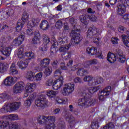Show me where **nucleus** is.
Returning <instances> with one entry per match:
<instances>
[{"label":"nucleus","mask_w":129,"mask_h":129,"mask_svg":"<svg viewBox=\"0 0 129 129\" xmlns=\"http://www.w3.org/2000/svg\"><path fill=\"white\" fill-rule=\"evenodd\" d=\"M68 43V38L66 36H62V37H59L58 42H57V40L55 37H52L51 39V44L52 46L51 47V51L52 53H56L58 51V48L57 46L59 45L61 46L59 49V52L60 53H63L61 54L62 57H63V55H65L67 52H68V50L70 49L71 47V44H67Z\"/></svg>","instance_id":"obj_1"},{"label":"nucleus","mask_w":129,"mask_h":129,"mask_svg":"<svg viewBox=\"0 0 129 129\" xmlns=\"http://www.w3.org/2000/svg\"><path fill=\"white\" fill-rule=\"evenodd\" d=\"M57 94L58 91L51 90H47L46 92H42L39 94L38 98L36 99L35 105L37 107H41V108L48 107V101L46 100V95L49 99H51V98L55 97Z\"/></svg>","instance_id":"obj_2"},{"label":"nucleus","mask_w":129,"mask_h":129,"mask_svg":"<svg viewBox=\"0 0 129 129\" xmlns=\"http://www.w3.org/2000/svg\"><path fill=\"white\" fill-rule=\"evenodd\" d=\"M86 90H83L80 93V96H83L84 98L79 99L78 100V105L79 106H81L82 107H88V106H91V105H94L95 103V100L88 97L89 94H87L85 93Z\"/></svg>","instance_id":"obj_5"},{"label":"nucleus","mask_w":129,"mask_h":129,"mask_svg":"<svg viewBox=\"0 0 129 129\" xmlns=\"http://www.w3.org/2000/svg\"><path fill=\"white\" fill-rule=\"evenodd\" d=\"M83 90H86L85 93L86 94H89L88 97H90V94H93L95 92H96L98 90H99V87L96 86L94 87H90L89 89L85 88Z\"/></svg>","instance_id":"obj_25"},{"label":"nucleus","mask_w":129,"mask_h":129,"mask_svg":"<svg viewBox=\"0 0 129 129\" xmlns=\"http://www.w3.org/2000/svg\"><path fill=\"white\" fill-rule=\"evenodd\" d=\"M25 83L23 82H19L16 83L13 87V92L14 94H19L22 93L24 89H25Z\"/></svg>","instance_id":"obj_15"},{"label":"nucleus","mask_w":129,"mask_h":129,"mask_svg":"<svg viewBox=\"0 0 129 129\" xmlns=\"http://www.w3.org/2000/svg\"><path fill=\"white\" fill-rule=\"evenodd\" d=\"M40 28L43 31H46L50 28V25H49V23L47 20H43L40 25Z\"/></svg>","instance_id":"obj_34"},{"label":"nucleus","mask_w":129,"mask_h":129,"mask_svg":"<svg viewBox=\"0 0 129 129\" xmlns=\"http://www.w3.org/2000/svg\"><path fill=\"white\" fill-rule=\"evenodd\" d=\"M91 127L93 129H97L99 127V122L98 120H94L92 122Z\"/></svg>","instance_id":"obj_40"},{"label":"nucleus","mask_w":129,"mask_h":129,"mask_svg":"<svg viewBox=\"0 0 129 129\" xmlns=\"http://www.w3.org/2000/svg\"><path fill=\"white\" fill-rule=\"evenodd\" d=\"M64 30H65V31L67 30H69V26H68V23H65L64 24Z\"/></svg>","instance_id":"obj_57"},{"label":"nucleus","mask_w":129,"mask_h":129,"mask_svg":"<svg viewBox=\"0 0 129 129\" xmlns=\"http://www.w3.org/2000/svg\"><path fill=\"white\" fill-rule=\"evenodd\" d=\"M107 60L109 63H114L116 61V56L115 54L109 52L107 54Z\"/></svg>","instance_id":"obj_31"},{"label":"nucleus","mask_w":129,"mask_h":129,"mask_svg":"<svg viewBox=\"0 0 129 129\" xmlns=\"http://www.w3.org/2000/svg\"><path fill=\"white\" fill-rule=\"evenodd\" d=\"M84 66H86L85 64H81V67L79 68V70L77 72V75L78 76H84V75H86V74H87V71L85 70L84 69L82 68V67L86 68Z\"/></svg>","instance_id":"obj_32"},{"label":"nucleus","mask_w":129,"mask_h":129,"mask_svg":"<svg viewBox=\"0 0 129 129\" xmlns=\"http://www.w3.org/2000/svg\"><path fill=\"white\" fill-rule=\"evenodd\" d=\"M54 74H58V75H61V74H62V72H61V70L58 69V70H56L54 72Z\"/></svg>","instance_id":"obj_58"},{"label":"nucleus","mask_w":129,"mask_h":129,"mask_svg":"<svg viewBox=\"0 0 129 129\" xmlns=\"http://www.w3.org/2000/svg\"><path fill=\"white\" fill-rule=\"evenodd\" d=\"M15 54H17L19 59H25L26 58V57H28L29 59L35 58V53L32 51L24 53V49L23 48H21L19 49L16 50L15 51Z\"/></svg>","instance_id":"obj_11"},{"label":"nucleus","mask_w":129,"mask_h":129,"mask_svg":"<svg viewBox=\"0 0 129 129\" xmlns=\"http://www.w3.org/2000/svg\"><path fill=\"white\" fill-rule=\"evenodd\" d=\"M118 10L117 11V14L119 16H122L124 13H125L126 10H125V6L124 5H118L117 6Z\"/></svg>","instance_id":"obj_33"},{"label":"nucleus","mask_w":129,"mask_h":129,"mask_svg":"<svg viewBox=\"0 0 129 129\" xmlns=\"http://www.w3.org/2000/svg\"><path fill=\"white\" fill-rule=\"evenodd\" d=\"M19 71L17 70L16 67V63L13 62L10 68V75H18Z\"/></svg>","instance_id":"obj_29"},{"label":"nucleus","mask_w":129,"mask_h":129,"mask_svg":"<svg viewBox=\"0 0 129 129\" xmlns=\"http://www.w3.org/2000/svg\"><path fill=\"white\" fill-rule=\"evenodd\" d=\"M81 67V64L79 63L78 64H76L70 68L71 71H75L77 69H79Z\"/></svg>","instance_id":"obj_46"},{"label":"nucleus","mask_w":129,"mask_h":129,"mask_svg":"<svg viewBox=\"0 0 129 129\" xmlns=\"http://www.w3.org/2000/svg\"><path fill=\"white\" fill-rule=\"evenodd\" d=\"M98 62V61H97V60H96V59H93L91 60L87 61L85 63V66H84V67L87 68V67H88L89 65H95Z\"/></svg>","instance_id":"obj_37"},{"label":"nucleus","mask_w":129,"mask_h":129,"mask_svg":"<svg viewBox=\"0 0 129 129\" xmlns=\"http://www.w3.org/2000/svg\"><path fill=\"white\" fill-rule=\"evenodd\" d=\"M53 112L54 114H58V113L60 112V109L59 108H56L53 111Z\"/></svg>","instance_id":"obj_62"},{"label":"nucleus","mask_w":129,"mask_h":129,"mask_svg":"<svg viewBox=\"0 0 129 129\" xmlns=\"http://www.w3.org/2000/svg\"><path fill=\"white\" fill-rule=\"evenodd\" d=\"M84 81L85 82H88L89 86H92L93 85L100 84V83L103 82V79L101 77H98L94 79L92 77L88 76L84 78Z\"/></svg>","instance_id":"obj_12"},{"label":"nucleus","mask_w":129,"mask_h":129,"mask_svg":"<svg viewBox=\"0 0 129 129\" xmlns=\"http://www.w3.org/2000/svg\"><path fill=\"white\" fill-rule=\"evenodd\" d=\"M5 117L7 119H10V120H17V119H19V116L17 114L7 115Z\"/></svg>","instance_id":"obj_38"},{"label":"nucleus","mask_w":129,"mask_h":129,"mask_svg":"<svg viewBox=\"0 0 129 129\" xmlns=\"http://www.w3.org/2000/svg\"><path fill=\"white\" fill-rule=\"evenodd\" d=\"M9 66L7 62H0V74L9 70Z\"/></svg>","instance_id":"obj_30"},{"label":"nucleus","mask_w":129,"mask_h":129,"mask_svg":"<svg viewBox=\"0 0 129 129\" xmlns=\"http://www.w3.org/2000/svg\"><path fill=\"white\" fill-rule=\"evenodd\" d=\"M87 18L88 19H89V20H90V21L92 22H95L97 19L95 16L92 14L88 15Z\"/></svg>","instance_id":"obj_47"},{"label":"nucleus","mask_w":129,"mask_h":129,"mask_svg":"<svg viewBox=\"0 0 129 129\" xmlns=\"http://www.w3.org/2000/svg\"><path fill=\"white\" fill-rule=\"evenodd\" d=\"M9 26H8L7 25H4V24H0V31L3 32V30H5V29H7Z\"/></svg>","instance_id":"obj_52"},{"label":"nucleus","mask_w":129,"mask_h":129,"mask_svg":"<svg viewBox=\"0 0 129 129\" xmlns=\"http://www.w3.org/2000/svg\"><path fill=\"white\" fill-rule=\"evenodd\" d=\"M87 54H90L91 56L95 55L99 59H103V56L101 52H97V48L95 47H88L86 49Z\"/></svg>","instance_id":"obj_18"},{"label":"nucleus","mask_w":129,"mask_h":129,"mask_svg":"<svg viewBox=\"0 0 129 129\" xmlns=\"http://www.w3.org/2000/svg\"><path fill=\"white\" fill-rule=\"evenodd\" d=\"M26 78L29 81H33L34 80V78H35V76H34V72L32 71L27 72L26 73Z\"/></svg>","instance_id":"obj_36"},{"label":"nucleus","mask_w":129,"mask_h":129,"mask_svg":"<svg viewBox=\"0 0 129 129\" xmlns=\"http://www.w3.org/2000/svg\"><path fill=\"white\" fill-rule=\"evenodd\" d=\"M18 81V78L16 77H7L3 82L5 86H12Z\"/></svg>","instance_id":"obj_19"},{"label":"nucleus","mask_w":129,"mask_h":129,"mask_svg":"<svg viewBox=\"0 0 129 129\" xmlns=\"http://www.w3.org/2000/svg\"><path fill=\"white\" fill-rule=\"evenodd\" d=\"M83 90H86L85 93L86 94H89L88 97H90V94H93L95 92H96L98 90H99V87L96 86L94 87H90L89 89L85 88Z\"/></svg>","instance_id":"obj_26"},{"label":"nucleus","mask_w":129,"mask_h":129,"mask_svg":"<svg viewBox=\"0 0 129 129\" xmlns=\"http://www.w3.org/2000/svg\"><path fill=\"white\" fill-rule=\"evenodd\" d=\"M63 26V23H62V21H58L55 24V27L57 28V29H61V28H62Z\"/></svg>","instance_id":"obj_50"},{"label":"nucleus","mask_w":129,"mask_h":129,"mask_svg":"<svg viewBox=\"0 0 129 129\" xmlns=\"http://www.w3.org/2000/svg\"><path fill=\"white\" fill-rule=\"evenodd\" d=\"M27 34L28 36H33L34 35V38L32 40V43L36 46H39L41 44V35L39 32H35L33 29H28Z\"/></svg>","instance_id":"obj_10"},{"label":"nucleus","mask_w":129,"mask_h":129,"mask_svg":"<svg viewBox=\"0 0 129 129\" xmlns=\"http://www.w3.org/2000/svg\"><path fill=\"white\" fill-rule=\"evenodd\" d=\"M69 22L70 24L74 26V28L71 33V36L72 37L71 45L76 46L77 44H79L82 41L83 37L80 35V30L77 29L76 20L74 18H71L69 19Z\"/></svg>","instance_id":"obj_4"},{"label":"nucleus","mask_w":129,"mask_h":129,"mask_svg":"<svg viewBox=\"0 0 129 129\" xmlns=\"http://www.w3.org/2000/svg\"><path fill=\"white\" fill-rule=\"evenodd\" d=\"M118 41H119V39L117 38V37H112L111 39V42L112 44H117L118 43Z\"/></svg>","instance_id":"obj_49"},{"label":"nucleus","mask_w":129,"mask_h":129,"mask_svg":"<svg viewBox=\"0 0 129 129\" xmlns=\"http://www.w3.org/2000/svg\"><path fill=\"white\" fill-rule=\"evenodd\" d=\"M123 19L125 20H129V14H125L123 16Z\"/></svg>","instance_id":"obj_60"},{"label":"nucleus","mask_w":129,"mask_h":129,"mask_svg":"<svg viewBox=\"0 0 129 129\" xmlns=\"http://www.w3.org/2000/svg\"><path fill=\"white\" fill-rule=\"evenodd\" d=\"M28 59L26 58L24 61L20 60L17 62V66L21 69V70H25L27 67L29 66V62Z\"/></svg>","instance_id":"obj_24"},{"label":"nucleus","mask_w":129,"mask_h":129,"mask_svg":"<svg viewBox=\"0 0 129 129\" xmlns=\"http://www.w3.org/2000/svg\"><path fill=\"white\" fill-rule=\"evenodd\" d=\"M80 20L83 24L84 25H87L88 24V21H87V19L86 18V16L84 15H82L80 17Z\"/></svg>","instance_id":"obj_42"},{"label":"nucleus","mask_w":129,"mask_h":129,"mask_svg":"<svg viewBox=\"0 0 129 129\" xmlns=\"http://www.w3.org/2000/svg\"><path fill=\"white\" fill-rule=\"evenodd\" d=\"M125 30V28H124V27L121 25H120L118 28V31L119 33H123Z\"/></svg>","instance_id":"obj_51"},{"label":"nucleus","mask_w":129,"mask_h":129,"mask_svg":"<svg viewBox=\"0 0 129 129\" xmlns=\"http://www.w3.org/2000/svg\"><path fill=\"white\" fill-rule=\"evenodd\" d=\"M9 124V122L5 121L4 122H2L0 121V128H5V127H7Z\"/></svg>","instance_id":"obj_45"},{"label":"nucleus","mask_w":129,"mask_h":129,"mask_svg":"<svg viewBox=\"0 0 129 129\" xmlns=\"http://www.w3.org/2000/svg\"><path fill=\"white\" fill-rule=\"evenodd\" d=\"M42 77H43V73L40 72L35 75V80L36 81H41L42 80Z\"/></svg>","instance_id":"obj_43"},{"label":"nucleus","mask_w":129,"mask_h":129,"mask_svg":"<svg viewBox=\"0 0 129 129\" xmlns=\"http://www.w3.org/2000/svg\"><path fill=\"white\" fill-rule=\"evenodd\" d=\"M66 117L67 121L70 123L71 127H72V125H74V117L71 114H67Z\"/></svg>","instance_id":"obj_35"},{"label":"nucleus","mask_w":129,"mask_h":129,"mask_svg":"<svg viewBox=\"0 0 129 129\" xmlns=\"http://www.w3.org/2000/svg\"><path fill=\"white\" fill-rule=\"evenodd\" d=\"M56 102L57 103H58V104H65V103H67V99H60L59 98H57L56 99Z\"/></svg>","instance_id":"obj_41"},{"label":"nucleus","mask_w":129,"mask_h":129,"mask_svg":"<svg viewBox=\"0 0 129 129\" xmlns=\"http://www.w3.org/2000/svg\"><path fill=\"white\" fill-rule=\"evenodd\" d=\"M25 92L24 93V97H28L30 94H33L35 89H36V84L28 83L25 86Z\"/></svg>","instance_id":"obj_14"},{"label":"nucleus","mask_w":129,"mask_h":129,"mask_svg":"<svg viewBox=\"0 0 129 129\" xmlns=\"http://www.w3.org/2000/svg\"><path fill=\"white\" fill-rule=\"evenodd\" d=\"M114 127V124L112 122L109 123L108 124H106V126L104 127V129H111Z\"/></svg>","instance_id":"obj_48"},{"label":"nucleus","mask_w":129,"mask_h":129,"mask_svg":"<svg viewBox=\"0 0 129 129\" xmlns=\"http://www.w3.org/2000/svg\"><path fill=\"white\" fill-rule=\"evenodd\" d=\"M101 31H99L96 28H90L87 33V39L89 40V42L91 43H95L97 45L99 44L100 41V33Z\"/></svg>","instance_id":"obj_6"},{"label":"nucleus","mask_w":129,"mask_h":129,"mask_svg":"<svg viewBox=\"0 0 129 129\" xmlns=\"http://www.w3.org/2000/svg\"><path fill=\"white\" fill-rule=\"evenodd\" d=\"M9 98L10 95L8 92H4V93H0V103H4L5 101L9 100Z\"/></svg>","instance_id":"obj_28"},{"label":"nucleus","mask_w":129,"mask_h":129,"mask_svg":"<svg viewBox=\"0 0 129 129\" xmlns=\"http://www.w3.org/2000/svg\"><path fill=\"white\" fill-rule=\"evenodd\" d=\"M71 57V53H68L66 57L64 58V60H68Z\"/></svg>","instance_id":"obj_61"},{"label":"nucleus","mask_w":129,"mask_h":129,"mask_svg":"<svg viewBox=\"0 0 129 129\" xmlns=\"http://www.w3.org/2000/svg\"><path fill=\"white\" fill-rule=\"evenodd\" d=\"M118 58L119 59V62H120V63H124L125 61V57L122 54H119Z\"/></svg>","instance_id":"obj_44"},{"label":"nucleus","mask_w":129,"mask_h":129,"mask_svg":"<svg viewBox=\"0 0 129 129\" xmlns=\"http://www.w3.org/2000/svg\"><path fill=\"white\" fill-rule=\"evenodd\" d=\"M37 121L40 124H44L46 123L45 129H54L55 128V117L49 116H39L37 118Z\"/></svg>","instance_id":"obj_7"},{"label":"nucleus","mask_w":129,"mask_h":129,"mask_svg":"<svg viewBox=\"0 0 129 129\" xmlns=\"http://www.w3.org/2000/svg\"><path fill=\"white\" fill-rule=\"evenodd\" d=\"M41 19L39 18L34 19L32 21L29 20V15L26 13H23L22 20L18 21L17 24L16 30L17 32H21L23 28H24V25L26 22H27V28L28 29H32L40 23Z\"/></svg>","instance_id":"obj_3"},{"label":"nucleus","mask_w":129,"mask_h":129,"mask_svg":"<svg viewBox=\"0 0 129 129\" xmlns=\"http://www.w3.org/2000/svg\"><path fill=\"white\" fill-rule=\"evenodd\" d=\"M52 66L53 68H58V61L55 60L52 63Z\"/></svg>","instance_id":"obj_55"},{"label":"nucleus","mask_w":129,"mask_h":129,"mask_svg":"<svg viewBox=\"0 0 129 129\" xmlns=\"http://www.w3.org/2000/svg\"><path fill=\"white\" fill-rule=\"evenodd\" d=\"M75 85L74 84H66L63 86L61 90V94L64 96H68L74 91V87Z\"/></svg>","instance_id":"obj_13"},{"label":"nucleus","mask_w":129,"mask_h":129,"mask_svg":"<svg viewBox=\"0 0 129 129\" xmlns=\"http://www.w3.org/2000/svg\"><path fill=\"white\" fill-rule=\"evenodd\" d=\"M21 106V102H15L10 104H5L1 109V112L6 113L7 112H12L18 110Z\"/></svg>","instance_id":"obj_8"},{"label":"nucleus","mask_w":129,"mask_h":129,"mask_svg":"<svg viewBox=\"0 0 129 129\" xmlns=\"http://www.w3.org/2000/svg\"><path fill=\"white\" fill-rule=\"evenodd\" d=\"M50 64V59L44 58L40 61V68L38 67L35 68L33 70V72H40V71H43V69L46 68Z\"/></svg>","instance_id":"obj_16"},{"label":"nucleus","mask_w":129,"mask_h":129,"mask_svg":"<svg viewBox=\"0 0 129 129\" xmlns=\"http://www.w3.org/2000/svg\"><path fill=\"white\" fill-rule=\"evenodd\" d=\"M126 34L127 36L123 34L122 35V40L123 42V44L124 45L125 47L128 48L129 50V32L127 31Z\"/></svg>","instance_id":"obj_27"},{"label":"nucleus","mask_w":129,"mask_h":129,"mask_svg":"<svg viewBox=\"0 0 129 129\" xmlns=\"http://www.w3.org/2000/svg\"><path fill=\"white\" fill-rule=\"evenodd\" d=\"M116 2H117V0H110L109 4L113 6V5H115V4H116Z\"/></svg>","instance_id":"obj_59"},{"label":"nucleus","mask_w":129,"mask_h":129,"mask_svg":"<svg viewBox=\"0 0 129 129\" xmlns=\"http://www.w3.org/2000/svg\"><path fill=\"white\" fill-rule=\"evenodd\" d=\"M24 41H25V35H20L19 36L14 39L12 44L13 46H20V45L23 44Z\"/></svg>","instance_id":"obj_23"},{"label":"nucleus","mask_w":129,"mask_h":129,"mask_svg":"<svg viewBox=\"0 0 129 129\" xmlns=\"http://www.w3.org/2000/svg\"><path fill=\"white\" fill-rule=\"evenodd\" d=\"M57 11H62V6L59 5L56 8Z\"/></svg>","instance_id":"obj_64"},{"label":"nucleus","mask_w":129,"mask_h":129,"mask_svg":"<svg viewBox=\"0 0 129 129\" xmlns=\"http://www.w3.org/2000/svg\"><path fill=\"white\" fill-rule=\"evenodd\" d=\"M36 98V93L31 94L26 100L24 101V106L26 108H29L30 106L32 105V102L34 101V99Z\"/></svg>","instance_id":"obj_22"},{"label":"nucleus","mask_w":129,"mask_h":129,"mask_svg":"<svg viewBox=\"0 0 129 129\" xmlns=\"http://www.w3.org/2000/svg\"><path fill=\"white\" fill-rule=\"evenodd\" d=\"M50 43V38L45 35L43 39V43L39 48L40 51L45 53L48 50V44Z\"/></svg>","instance_id":"obj_21"},{"label":"nucleus","mask_w":129,"mask_h":129,"mask_svg":"<svg viewBox=\"0 0 129 129\" xmlns=\"http://www.w3.org/2000/svg\"><path fill=\"white\" fill-rule=\"evenodd\" d=\"M74 109V108L73 107V105H70L69 106V111H71V112H73Z\"/></svg>","instance_id":"obj_63"},{"label":"nucleus","mask_w":129,"mask_h":129,"mask_svg":"<svg viewBox=\"0 0 129 129\" xmlns=\"http://www.w3.org/2000/svg\"><path fill=\"white\" fill-rule=\"evenodd\" d=\"M74 81L75 83H81V81H82L81 78L79 77H77L75 78Z\"/></svg>","instance_id":"obj_54"},{"label":"nucleus","mask_w":129,"mask_h":129,"mask_svg":"<svg viewBox=\"0 0 129 129\" xmlns=\"http://www.w3.org/2000/svg\"><path fill=\"white\" fill-rule=\"evenodd\" d=\"M72 65H73V60H70L69 62L67 63V66L69 68H70L72 67Z\"/></svg>","instance_id":"obj_56"},{"label":"nucleus","mask_w":129,"mask_h":129,"mask_svg":"<svg viewBox=\"0 0 129 129\" xmlns=\"http://www.w3.org/2000/svg\"><path fill=\"white\" fill-rule=\"evenodd\" d=\"M64 78L61 76L59 79L55 80L53 83V79H50L46 82V85L47 86H52L54 90H58L60 89L62 86H63Z\"/></svg>","instance_id":"obj_9"},{"label":"nucleus","mask_w":129,"mask_h":129,"mask_svg":"<svg viewBox=\"0 0 129 129\" xmlns=\"http://www.w3.org/2000/svg\"><path fill=\"white\" fill-rule=\"evenodd\" d=\"M60 68L62 70H67V67L65 65L64 62H62L60 63Z\"/></svg>","instance_id":"obj_53"},{"label":"nucleus","mask_w":129,"mask_h":129,"mask_svg":"<svg viewBox=\"0 0 129 129\" xmlns=\"http://www.w3.org/2000/svg\"><path fill=\"white\" fill-rule=\"evenodd\" d=\"M53 72V70H52V68L50 67H46L44 71V74L46 76H50L51 74Z\"/></svg>","instance_id":"obj_39"},{"label":"nucleus","mask_w":129,"mask_h":129,"mask_svg":"<svg viewBox=\"0 0 129 129\" xmlns=\"http://www.w3.org/2000/svg\"><path fill=\"white\" fill-rule=\"evenodd\" d=\"M111 87L108 86L105 88L103 91L99 92V99L101 101H104L107 98V96L109 95Z\"/></svg>","instance_id":"obj_17"},{"label":"nucleus","mask_w":129,"mask_h":129,"mask_svg":"<svg viewBox=\"0 0 129 129\" xmlns=\"http://www.w3.org/2000/svg\"><path fill=\"white\" fill-rule=\"evenodd\" d=\"M12 50H13V45L10 46L6 47L4 45L0 46V51L2 53L3 55L6 56V57H9L12 53Z\"/></svg>","instance_id":"obj_20"}]
</instances>
